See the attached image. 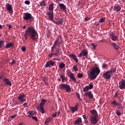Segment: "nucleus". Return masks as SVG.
<instances>
[{"label":"nucleus","mask_w":125,"mask_h":125,"mask_svg":"<svg viewBox=\"0 0 125 125\" xmlns=\"http://www.w3.org/2000/svg\"><path fill=\"white\" fill-rule=\"evenodd\" d=\"M28 35H29L30 38L32 39V40H37L39 38L38 33L33 26H30L27 30H25V33L24 35L25 40L28 39Z\"/></svg>","instance_id":"obj_1"},{"label":"nucleus","mask_w":125,"mask_h":125,"mask_svg":"<svg viewBox=\"0 0 125 125\" xmlns=\"http://www.w3.org/2000/svg\"><path fill=\"white\" fill-rule=\"evenodd\" d=\"M100 72V69L98 66H94V67H92V70H91L89 72L90 78H91L92 80H95V79L97 77V76L99 75Z\"/></svg>","instance_id":"obj_2"},{"label":"nucleus","mask_w":125,"mask_h":125,"mask_svg":"<svg viewBox=\"0 0 125 125\" xmlns=\"http://www.w3.org/2000/svg\"><path fill=\"white\" fill-rule=\"evenodd\" d=\"M59 89L63 90H66V92H71V88L69 84H67V83H61L59 84Z\"/></svg>","instance_id":"obj_3"},{"label":"nucleus","mask_w":125,"mask_h":125,"mask_svg":"<svg viewBox=\"0 0 125 125\" xmlns=\"http://www.w3.org/2000/svg\"><path fill=\"white\" fill-rule=\"evenodd\" d=\"M46 102V101L45 99H42L40 105L36 108L37 110H40L41 111L42 114H44V113H45V109H44V105H45Z\"/></svg>","instance_id":"obj_4"},{"label":"nucleus","mask_w":125,"mask_h":125,"mask_svg":"<svg viewBox=\"0 0 125 125\" xmlns=\"http://www.w3.org/2000/svg\"><path fill=\"white\" fill-rule=\"evenodd\" d=\"M23 19H24L25 21H34V18L31 13H25Z\"/></svg>","instance_id":"obj_5"},{"label":"nucleus","mask_w":125,"mask_h":125,"mask_svg":"<svg viewBox=\"0 0 125 125\" xmlns=\"http://www.w3.org/2000/svg\"><path fill=\"white\" fill-rule=\"evenodd\" d=\"M98 116V114H97V115H95V116H90L91 123L93 124L94 125H96V124L98 123V120L97 119Z\"/></svg>","instance_id":"obj_6"},{"label":"nucleus","mask_w":125,"mask_h":125,"mask_svg":"<svg viewBox=\"0 0 125 125\" xmlns=\"http://www.w3.org/2000/svg\"><path fill=\"white\" fill-rule=\"evenodd\" d=\"M103 76L104 78H105V80H110L111 79V75H110V71H106V72H104L103 73Z\"/></svg>","instance_id":"obj_7"},{"label":"nucleus","mask_w":125,"mask_h":125,"mask_svg":"<svg viewBox=\"0 0 125 125\" xmlns=\"http://www.w3.org/2000/svg\"><path fill=\"white\" fill-rule=\"evenodd\" d=\"M60 37H59V38H57V39H56V40L53 44L54 51L55 47H56V45H58V46L60 47V45H61V43H62V41L60 42Z\"/></svg>","instance_id":"obj_8"},{"label":"nucleus","mask_w":125,"mask_h":125,"mask_svg":"<svg viewBox=\"0 0 125 125\" xmlns=\"http://www.w3.org/2000/svg\"><path fill=\"white\" fill-rule=\"evenodd\" d=\"M108 35L109 36H111V40H113V42H117V40L119 38L118 35H115L113 32H111L110 33H109Z\"/></svg>","instance_id":"obj_9"},{"label":"nucleus","mask_w":125,"mask_h":125,"mask_svg":"<svg viewBox=\"0 0 125 125\" xmlns=\"http://www.w3.org/2000/svg\"><path fill=\"white\" fill-rule=\"evenodd\" d=\"M67 75L69 76V77H70L71 80L74 81V82H77V79L75 77L74 73L71 72V71H69L68 72H67Z\"/></svg>","instance_id":"obj_10"},{"label":"nucleus","mask_w":125,"mask_h":125,"mask_svg":"<svg viewBox=\"0 0 125 125\" xmlns=\"http://www.w3.org/2000/svg\"><path fill=\"white\" fill-rule=\"evenodd\" d=\"M18 100H20L21 103L22 102H26V96L25 94H20L18 97Z\"/></svg>","instance_id":"obj_11"},{"label":"nucleus","mask_w":125,"mask_h":125,"mask_svg":"<svg viewBox=\"0 0 125 125\" xmlns=\"http://www.w3.org/2000/svg\"><path fill=\"white\" fill-rule=\"evenodd\" d=\"M111 104H112V105L118 106V109H121V108H124V106H123L122 103H118L117 101H113L112 102H111Z\"/></svg>","instance_id":"obj_12"},{"label":"nucleus","mask_w":125,"mask_h":125,"mask_svg":"<svg viewBox=\"0 0 125 125\" xmlns=\"http://www.w3.org/2000/svg\"><path fill=\"white\" fill-rule=\"evenodd\" d=\"M120 89H125V80H122L119 82Z\"/></svg>","instance_id":"obj_13"},{"label":"nucleus","mask_w":125,"mask_h":125,"mask_svg":"<svg viewBox=\"0 0 125 125\" xmlns=\"http://www.w3.org/2000/svg\"><path fill=\"white\" fill-rule=\"evenodd\" d=\"M84 96L88 97L89 99H93V98L94 97L93 94L91 91H88L87 93H84Z\"/></svg>","instance_id":"obj_14"},{"label":"nucleus","mask_w":125,"mask_h":125,"mask_svg":"<svg viewBox=\"0 0 125 125\" xmlns=\"http://www.w3.org/2000/svg\"><path fill=\"white\" fill-rule=\"evenodd\" d=\"M88 54V52L87 51V50H82V52H80V54H79V56L80 57H82L83 56H87Z\"/></svg>","instance_id":"obj_15"},{"label":"nucleus","mask_w":125,"mask_h":125,"mask_svg":"<svg viewBox=\"0 0 125 125\" xmlns=\"http://www.w3.org/2000/svg\"><path fill=\"white\" fill-rule=\"evenodd\" d=\"M55 62H53V61L50 60L49 61H47L46 63H45V67H50V66H54Z\"/></svg>","instance_id":"obj_16"},{"label":"nucleus","mask_w":125,"mask_h":125,"mask_svg":"<svg viewBox=\"0 0 125 125\" xmlns=\"http://www.w3.org/2000/svg\"><path fill=\"white\" fill-rule=\"evenodd\" d=\"M47 16H48L50 21H52L54 18V12H47Z\"/></svg>","instance_id":"obj_17"},{"label":"nucleus","mask_w":125,"mask_h":125,"mask_svg":"<svg viewBox=\"0 0 125 125\" xmlns=\"http://www.w3.org/2000/svg\"><path fill=\"white\" fill-rule=\"evenodd\" d=\"M4 82H5V83H6V84H7V85H12V82L11 81H10V80H9V78H4Z\"/></svg>","instance_id":"obj_18"},{"label":"nucleus","mask_w":125,"mask_h":125,"mask_svg":"<svg viewBox=\"0 0 125 125\" xmlns=\"http://www.w3.org/2000/svg\"><path fill=\"white\" fill-rule=\"evenodd\" d=\"M69 57H71V59H73L76 62H78L79 61L78 59L74 54H70Z\"/></svg>","instance_id":"obj_19"},{"label":"nucleus","mask_w":125,"mask_h":125,"mask_svg":"<svg viewBox=\"0 0 125 125\" xmlns=\"http://www.w3.org/2000/svg\"><path fill=\"white\" fill-rule=\"evenodd\" d=\"M111 45H112V46L114 50H119L120 46L118 44H116V42H112Z\"/></svg>","instance_id":"obj_20"},{"label":"nucleus","mask_w":125,"mask_h":125,"mask_svg":"<svg viewBox=\"0 0 125 125\" xmlns=\"http://www.w3.org/2000/svg\"><path fill=\"white\" fill-rule=\"evenodd\" d=\"M63 22V18H58V19H57V21H56V24H58V25H60V24H62Z\"/></svg>","instance_id":"obj_21"},{"label":"nucleus","mask_w":125,"mask_h":125,"mask_svg":"<svg viewBox=\"0 0 125 125\" xmlns=\"http://www.w3.org/2000/svg\"><path fill=\"white\" fill-rule=\"evenodd\" d=\"M79 123H82V118H78V119L75 120L74 124L75 125H76V124H77V125H79Z\"/></svg>","instance_id":"obj_22"},{"label":"nucleus","mask_w":125,"mask_h":125,"mask_svg":"<svg viewBox=\"0 0 125 125\" xmlns=\"http://www.w3.org/2000/svg\"><path fill=\"white\" fill-rule=\"evenodd\" d=\"M90 113L92 114V115H93L92 116L98 115L97 111L95 109H93L92 110H90Z\"/></svg>","instance_id":"obj_23"},{"label":"nucleus","mask_w":125,"mask_h":125,"mask_svg":"<svg viewBox=\"0 0 125 125\" xmlns=\"http://www.w3.org/2000/svg\"><path fill=\"white\" fill-rule=\"evenodd\" d=\"M12 46H14L13 42H8L7 44L5 45L6 49H9V47H11Z\"/></svg>","instance_id":"obj_24"},{"label":"nucleus","mask_w":125,"mask_h":125,"mask_svg":"<svg viewBox=\"0 0 125 125\" xmlns=\"http://www.w3.org/2000/svg\"><path fill=\"white\" fill-rule=\"evenodd\" d=\"M59 7L61 8V9L62 10H65V9H66V7L64 3H59Z\"/></svg>","instance_id":"obj_25"},{"label":"nucleus","mask_w":125,"mask_h":125,"mask_svg":"<svg viewBox=\"0 0 125 125\" xmlns=\"http://www.w3.org/2000/svg\"><path fill=\"white\" fill-rule=\"evenodd\" d=\"M28 114L29 118H32L33 119V115H34V114H35L34 111L29 110V111H28Z\"/></svg>","instance_id":"obj_26"},{"label":"nucleus","mask_w":125,"mask_h":125,"mask_svg":"<svg viewBox=\"0 0 125 125\" xmlns=\"http://www.w3.org/2000/svg\"><path fill=\"white\" fill-rule=\"evenodd\" d=\"M121 9L120 6H114V10L116 12H120Z\"/></svg>","instance_id":"obj_27"},{"label":"nucleus","mask_w":125,"mask_h":125,"mask_svg":"<svg viewBox=\"0 0 125 125\" xmlns=\"http://www.w3.org/2000/svg\"><path fill=\"white\" fill-rule=\"evenodd\" d=\"M78 109V106H72L71 108H70V110H71L73 113H75V111H77Z\"/></svg>","instance_id":"obj_28"},{"label":"nucleus","mask_w":125,"mask_h":125,"mask_svg":"<svg viewBox=\"0 0 125 125\" xmlns=\"http://www.w3.org/2000/svg\"><path fill=\"white\" fill-rule=\"evenodd\" d=\"M6 7L7 8V10H9V12H11L12 10H13V8L11 4H7Z\"/></svg>","instance_id":"obj_29"},{"label":"nucleus","mask_w":125,"mask_h":125,"mask_svg":"<svg viewBox=\"0 0 125 125\" xmlns=\"http://www.w3.org/2000/svg\"><path fill=\"white\" fill-rule=\"evenodd\" d=\"M83 118L84 119V121L85 124H86V125H88V120L87 119V117L86 115H83Z\"/></svg>","instance_id":"obj_30"},{"label":"nucleus","mask_w":125,"mask_h":125,"mask_svg":"<svg viewBox=\"0 0 125 125\" xmlns=\"http://www.w3.org/2000/svg\"><path fill=\"white\" fill-rule=\"evenodd\" d=\"M116 68H111L110 70V78H111V76H113V73H114V72H116Z\"/></svg>","instance_id":"obj_31"},{"label":"nucleus","mask_w":125,"mask_h":125,"mask_svg":"<svg viewBox=\"0 0 125 125\" xmlns=\"http://www.w3.org/2000/svg\"><path fill=\"white\" fill-rule=\"evenodd\" d=\"M42 81H43V82H44L45 83V84H48V78H47V77H43Z\"/></svg>","instance_id":"obj_32"},{"label":"nucleus","mask_w":125,"mask_h":125,"mask_svg":"<svg viewBox=\"0 0 125 125\" xmlns=\"http://www.w3.org/2000/svg\"><path fill=\"white\" fill-rule=\"evenodd\" d=\"M40 5L41 7H45L46 6V2L45 0H43V1H42L40 3Z\"/></svg>","instance_id":"obj_33"},{"label":"nucleus","mask_w":125,"mask_h":125,"mask_svg":"<svg viewBox=\"0 0 125 125\" xmlns=\"http://www.w3.org/2000/svg\"><path fill=\"white\" fill-rule=\"evenodd\" d=\"M53 9H54V3H52V4H49V10H51V12H53Z\"/></svg>","instance_id":"obj_34"},{"label":"nucleus","mask_w":125,"mask_h":125,"mask_svg":"<svg viewBox=\"0 0 125 125\" xmlns=\"http://www.w3.org/2000/svg\"><path fill=\"white\" fill-rule=\"evenodd\" d=\"M51 118H47V119H46L45 122V125H48V124H49V123H50V121H51Z\"/></svg>","instance_id":"obj_35"},{"label":"nucleus","mask_w":125,"mask_h":125,"mask_svg":"<svg viewBox=\"0 0 125 125\" xmlns=\"http://www.w3.org/2000/svg\"><path fill=\"white\" fill-rule=\"evenodd\" d=\"M89 90V86H86L84 88H83V92H85V93H87Z\"/></svg>","instance_id":"obj_36"},{"label":"nucleus","mask_w":125,"mask_h":125,"mask_svg":"<svg viewBox=\"0 0 125 125\" xmlns=\"http://www.w3.org/2000/svg\"><path fill=\"white\" fill-rule=\"evenodd\" d=\"M65 66V63H64V62L60 63V64L59 65L60 68H64Z\"/></svg>","instance_id":"obj_37"},{"label":"nucleus","mask_w":125,"mask_h":125,"mask_svg":"<svg viewBox=\"0 0 125 125\" xmlns=\"http://www.w3.org/2000/svg\"><path fill=\"white\" fill-rule=\"evenodd\" d=\"M60 77L62 78V82H64V81L65 80H66V77H65V75H61L60 76Z\"/></svg>","instance_id":"obj_38"},{"label":"nucleus","mask_w":125,"mask_h":125,"mask_svg":"<svg viewBox=\"0 0 125 125\" xmlns=\"http://www.w3.org/2000/svg\"><path fill=\"white\" fill-rule=\"evenodd\" d=\"M76 95L77 96L78 98H79V99L80 100H81V101H82L83 99L82 98H81V96H80V93H79L78 92H76Z\"/></svg>","instance_id":"obj_39"},{"label":"nucleus","mask_w":125,"mask_h":125,"mask_svg":"<svg viewBox=\"0 0 125 125\" xmlns=\"http://www.w3.org/2000/svg\"><path fill=\"white\" fill-rule=\"evenodd\" d=\"M92 88H93V84H92V83H89L88 89H92Z\"/></svg>","instance_id":"obj_40"},{"label":"nucleus","mask_w":125,"mask_h":125,"mask_svg":"<svg viewBox=\"0 0 125 125\" xmlns=\"http://www.w3.org/2000/svg\"><path fill=\"white\" fill-rule=\"evenodd\" d=\"M73 70H74V71H78V68L77 67V65H74V66H73Z\"/></svg>","instance_id":"obj_41"},{"label":"nucleus","mask_w":125,"mask_h":125,"mask_svg":"<svg viewBox=\"0 0 125 125\" xmlns=\"http://www.w3.org/2000/svg\"><path fill=\"white\" fill-rule=\"evenodd\" d=\"M116 114H117V115H118V116H120V115H121V113L120 110H117Z\"/></svg>","instance_id":"obj_42"},{"label":"nucleus","mask_w":125,"mask_h":125,"mask_svg":"<svg viewBox=\"0 0 125 125\" xmlns=\"http://www.w3.org/2000/svg\"><path fill=\"white\" fill-rule=\"evenodd\" d=\"M108 65L107 63H103V66H102V68H106V67H107Z\"/></svg>","instance_id":"obj_43"},{"label":"nucleus","mask_w":125,"mask_h":125,"mask_svg":"<svg viewBox=\"0 0 125 125\" xmlns=\"http://www.w3.org/2000/svg\"><path fill=\"white\" fill-rule=\"evenodd\" d=\"M99 21L100 23H103V21H105V19L104 18H101Z\"/></svg>","instance_id":"obj_44"},{"label":"nucleus","mask_w":125,"mask_h":125,"mask_svg":"<svg viewBox=\"0 0 125 125\" xmlns=\"http://www.w3.org/2000/svg\"><path fill=\"white\" fill-rule=\"evenodd\" d=\"M83 73H78V77H79V78H81L83 77Z\"/></svg>","instance_id":"obj_45"},{"label":"nucleus","mask_w":125,"mask_h":125,"mask_svg":"<svg viewBox=\"0 0 125 125\" xmlns=\"http://www.w3.org/2000/svg\"><path fill=\"white\" fill-rule=\"evenodd\" d=\"M4 40H0V47H1L3 43H4Z\"/></svg>","instance_id":"obj_46"},{"label":"nucleus","mask_w":125,"mask_h":125,"mask_svg":"<svg viewBox=\"0 0 125 125\" xmlns=\"http://www.w3.org/2000/svg\"><path fill=\"white\" fill-rule=\"evenodd\" d=\"M32 119H33L34 120H35L36 121H38V119L37 118V116H32Z\"/></svg>","instance_id":"obj_47"},{"label":"nucleus","mask_w":125,"mask_h":125,"mask_svg":"<svg viewBox=\"0 0 125 125\" xmlns=\"http://www.w3.org/2000/svg\"><path fill=\"white\" fill-rule=\"evenodd\" d=\"M21 50H22V51H23V52L26 51V48L25 46H22Z\"/></svg>","instance_id":"obj_48"},{"label":"nucleus","mask_w":125,"mask_h":125,"mask_svg":"<svg viewBox=\"0 0 125 125\" xmlns=\"http://www.w3.org/2000/svg\"><path fill=\"white\" fill-rule=\"evenodd\" d=\"M90 18H89V17H86V18H85V21H90Z\"/></svg>","instance_id":"obj_49"},{"label":"nucleus","mask_w":125,"mask_h":125,"mask_svg":"<svg viewBox=\"0 0 125 125\" xmlns=\"http://www.w3.org/2000/svg\"><path fill=\"white\" fill-rule=\"evenodd\" d=\"M54 52H52L51 54H49L48 56L49 57H52V56H54Z\"/></svg>","instance_id":"obj_50"},{"label":"nucleus","mask_w":125,"mask_h":125,"mask_svg":"<svg viewBox=\"0 0 125 125\" xmlns=\"http://www.w3.org/2000/svg\"><path fill=\"white\" fill-rule=\"evenodd\" d=\"M4 75H0V80H2L3 78H4Z\"/></svg>","instance_id":"obj_51"},{"label":"nucleus","mask_w":125,"mask_h":125,"mask_svg":"<svg viewBox=\"0 0 125 125\" xmlns=\"http://www.w3.org/2000/svg\"><path fill=\"white\" fill-rule=\"evenodd\" d=\"M16 116H17V114H14L13 115L11 116V118L14 119V118H16Z\"/></svg>","instance_id":"obj_52"},{"label":"nucleus","mask_w":125,"mask_h":125,"mask_svg":"<svg viewBox=\"0 0 125 125\" xmlns=\"http://www.w3.org/2000/svg\"><path fill=\"white\" fill-rule=\"evenodd\" d=\"M24 3H25V4H30V1H25Z\"/></svg>","instance_id":"obj_53"},{"label":"nucleus","mask_w":125,"mask_h":125,"mask_svg":"<svg viewBox=\"0 0 125 125\" xmlns=\"http://www.w3.org/2000/svg\"><path fill=\"white\" fill-rule=\"evenodd\" d=\"M14 63H16V61L15 60H13V61H12V62H11V65H12V64H14Z\"/></svg>","instance_id":"obj_54"},{"label":"nucleus","mask_w":125,"mask_h":125,"mask_svg":"<svg viewBox=\"0 0 125 125\" xmlns=\"http://www.w3.org/2000/svg\"><path fill=\"white\" fill-rule=\"evenodd\" d=\"M57 112L55 113L54 114H53L52 116L53 118H55L56 116H57Z\"/></svg>","instance_id":"obj_55"},{"label":"nucleus","mask_w":125,"mask_h":125,"mask_svg":"<svg viewBox=\"0 0 125 125\" xmlns=\"http://www.w3.org/2000/svg\"><path fill=\"white\" fill-rule=\"evenodd\" d=\"M7 26H8L9 29H11L12 28L11 24H7Z\"/></svg>","instance_id":"obj_56"},{"label":"nucleus","mask_w":125,"mask_h":125,"mask_svg":"<svg viewBox=\"0 0 125 125\" xmlns=\"http://www.w3.org/2000/svg\"><path fill=\"white\" fill-rule=\"evenodd\" d=\"M92 46L93 47V49H96V45H95V44H92Z\"/></svg>","instance_id":"obj_57"},{"label":"nucleus","mask_w":125,"mask_h":125,"mask_svg":"<svg viewBox=\"0 0 125 125\" xmlns=\"http://www.w3.org/2000/svg\"><path fill=\"white\" fill-rule=\"evenodd\" d=\"M27 104H28V103H24L23 104V106H26V107H27Z\"/></svg>","instance_id":"obj_58"},{"label":"nucleus","mask_w":125,"mask_h":125,"mask_svg":"<svg viewBox=\"0 0 125 125\" xmlns=\"http://www.w3.org/2000/svg\"><path fill=\"white\" fill-rule=\"evenodd\" d=\"M54 55H55V56H58V50H57V52H55V54H54Z\"/></svg>","instance_id":"obj_59"},{"label":"nucleus","mask_w":125,"mask_h":125,"mask_svg":"<svg viewBox=\"0 0 125 125\" xmlns=\"http://www.w3.org/2000/svg\"><path fill=\"white\" fill-rule=\"evenodd\" d=\"M118 95H119V94H118V92H116V93L115 94V97H118Z\"/></svg>","instance_id":"obj_60"},{"label":"nucleus","mask_w":125,"mask_h":125,"mask_svg":"<svg viewBox=\"0 0 125 125\" xmlns=\"http://www.w3.org/2000/svg\"><path fill=\"white\" fill-rule=\"evenodd\" d=\"M60 114H61V111H58V113H57V115L58 116H59V115H60Z\"/></svg>","instance_id":"obj_61"},{"label":"nucleus","mask_w":125,"mask_h":125,"mask_svg":"<svg viewBox=\"0 0 125 125\" xmlns=\"http://www.w3.org/2000/svg\"><path fill=\"white\" fill-rule=\"evenodd\" d=\"M23 29H26V25H23V26H22Z\"/></svg>","instance_id":"obj_62"},{"label":"nucleus","mask_w":125,"mask_h":125,"mask_svg":"<svg viewBox=\"0 0 125 125\" xmlns=\"http://www.w3.org/2000/svg\"><path fill=\"white\" fill-rule=\"evenodd\" d=\"M51 51H54L53 45V46H52Z\"/></svg>","instance_id":"obj_63"},{"label":"nucleus","mask_w":125,"mask_h":125,"mask_svg":"<svg viewBox=\"0 0 125 125\" xmlns=\"http://www.w3.org/2000/svg\"><path fill=\"white\" fill-rule=\"evenodd\" d=\"M3 28L2 25L1 24H0V29H2Z\"/></svg>","instance_id":"obj_64"}]
</instances>
